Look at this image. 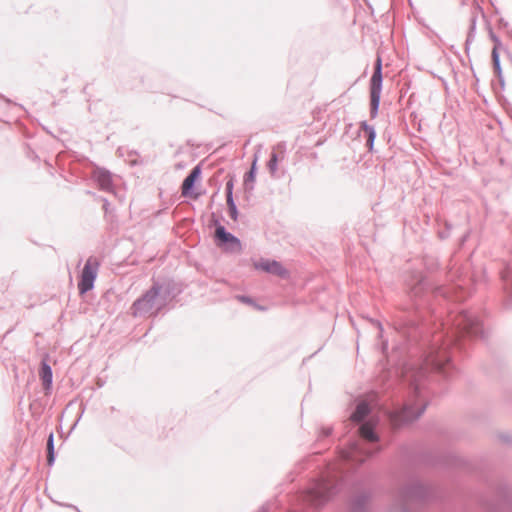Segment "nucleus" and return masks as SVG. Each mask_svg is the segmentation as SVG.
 <instances>
[{
  "mask_svg": "<svg viewBox=\"0 0 512 512\" xmlns=\"http://www.w3.org/2000/svg\"><path fill=\"white\" fill-rule=\"evenodd\" d=\"M54 460H55L54 437H53V434L51 433L47 440V462H48V465H50V466L53 465Z\"/></svg>",
  "mask_w": 512,
  "mask_h": 512,
  "instance_id": "17",
  "label": "nucleus"
},
{
  "mask_svg": "<svg viewBox=\"0 0 512 512\" xmlns=\"http://www.w3.org/2000/svg\"><path fill=\"white\" fill-rule=\"evenodd\" d=\"M492 62H493L494 72L497 75V77L499 78V80H501L502 70H501V66H500L499 54L497 52L496 47H494L492 50Z\"/></svg>",
  "mask_w": 512,
  "mask_h": 512,
  "instance_id": "18",
  "label": "nucleus"
},
{
  "mask_svg": "<svg viewBox=\"0 0 512 512\" xmlns=\"http://www.w3.org/2000/svg\"><path fill=\"white\" fill-rule=\"evenodd\" d=\"M92 177L101 190L108 193L114 192L112 174L108 170L97 167L94 169Z\"/></svg>",
  "mask_w": 512,
  "mask_h": 512,
  "instance_id": "8",
  "label": "nucleus"
},
{
  "mask_svg": "<svg viewBox=\"0 0 512 512\" xmlns=\"http://www.w3.org/2000/svg\"><path fill=\"white\" fill-rule=\"evenodd\" d=\"M257 156L255 155L254 161L252 163L251 169L248 173H246L244 177V183L246 187H248L249 183H253L255 181L256 176V163H257Z\"/></svg>",
  "mask_w": 512,
  "mask_h": 512,
  "instance_id": "19",
  "label": "nucleus"
},
{
  "mask_svg": "<svg viewBox=\"0 0 512 512\" xmlns=\"http://www.w3.org/2000/svg\"><path fill=\"white\" fill-rule=\"evenodd\" d=\"M233 199V180L226 183V200Z\"/></svg>",
  "mask_w": 512,
  "mask_h": 512,
  "instance_id": "23",
  "label": "nucleus"
},
{
  "mask_svg": "<svg viewBox=\"0 0 512 512\" xmlns=\"http://www.w3.org/2000/svg\"><path fill=\"white\" fill-rule=\"evenodd\" d=\"M438 293L442 294L446 298H453L456 301L463 299V296H462L463 291L462 290H461V295H458L456 291H454L453 292L454 294L452 295V292L450 289L438 288Z\"/></svg>",
  "mask_w": 512,
  "mask_h": 512,
  "instance_id": "20",
  "label": "nucleus"
},
{
  "mask_svg": "<svg viewBox=\"0 0 512 512\" xmlns=\"http://www.w3.org/2000/svg\"><path fill=\"white\" fill-rule=\"evenodd\" d=\"M382 61L377 58L374 72L370 79V114L371 117H376L380 105V97L382 91Z\"/></svg>",
  "mask_w": 512,
  "mask_h": 512,
  "instance_id": "4",
  "label": "nucleus"
},
{
  "mask_svg": "<svg viewBox=\"0 0 512 512\" xmlns=\"http://www.w3.org/2000/svg\"><path fill=\"white\" fill-rule=\"evenodd\" d=\"M374 324H375V325L377 326V328L379 329V337H381V336H382V327H381V324H380L379 322H375Z\"/></svg>",
  "mask_w": 512,
  "mask_h": 512,
  "instance_id": "24",
  "label": "nucleus"
},
{
  "mask_svg": "<svg viewBox=\"0 0 512 512\" xmlns=\"http://www.w3.org/2000/svg\"><path fill=\"white\" fill-rule=\"evenodd\" d=\"M386 348H387V342H383L382 343V350H383V352H385Z\"/></svg>",
  "mask_w": 512,
  "mask_h": 512,
  "instance_id": "26",
  "label": "nucleus"
},
{
  "mask_svg": "<svg viewBox=\"0 0 512 512\" xmlns=\"http://www.w3.org/2000/svg\"><path fill=\"white\" fill-rule=\"evenodd\" d=\"M501 278L506 293L512 292V264H509L502 272Z\"/></svg>",
  "mask_w": 512,
  "mask_h": 512,
  "instance_id": "16",
  "label": "nucleus"
},
{
  "mask_svg": "<svg viewBox=\"0 0 512 512\" xmlns=\"http://www.w3.org/2000/svg\"><path fill=\"white\" fill-rule=\"evenodd\" d=\"M108 206H109V202L108 200H104V204H103V208L105 209V211H108Z\"/></svg>",
  "mask_w": 512,
  "mask_h": 512,
  "instance_id": "25",
  "label": "nucleus"
},
{
  "mask_svg": "<svg viewBox=\"0 0 512 512\" xmlns=\"http://www.w3.org/2000/svg\"><path fill=\"white\" fill-rule=\"evenodd\" d=\"M216 238L222 243L231 244V251H240L241 250V242L235 237L233 234L226 231L223 226H218L215 230Z\"/></svg>",
  "mask_w": 512,
  "mask_h": 512,
  "instance_id": "10",
  "label": "nucleus"
},
{
  "mask_svg": "<svg viewBox=\"0 0 512 512\" xmlns=\"http://www.w3.org/2000/svg\"><path fill=\"white\" fill-rule=\"evenodd\" d=\"M226 202H227V206H228V209H229L230 217L234 221H236L237 217H238V211H237V207H236V204L234 202V199L226 200Z\"/></svg>",
  "mask_w": 512,
  "mask_h": 512,
  "instance_id": "21",
  "label": "nucleus"
},
{
  "mask_svg": "<svg viewBox=\"0 0 512 512\" xmlns=\"http://www.w3.org/2000/svg\"><path fill=\"white\" fill-rule=\"evenodd\" d=\"M475 29V19H472L471 30Z\"/></svg>",
  "mask_w": 512,
  "mask_h": 512,
  "instance_id": "27",
  "label": "nucleus"
},
{
  "mask_svg": "<svg viewBox=\"0 0 512 512\" xmlns=\"http://www.w3.org/2000/svg\"><path fill=\"white\" fill-rule=\"evenodd\" d=\"M201 170L199 166L192 169L189 175L184 179L182 183V195L188 196L194 187L196 179L200 176Z\"/></svg>",
  "mask_w": 512,
  "mask_h": 512,
  "instance_id": "12",
  "label": "nucleus"
},
{
  "mask_svg": "<svg viewBox=\"0 0 512 512\" xmlns=\"http://www.w3.org/2000/svg\"><path fill=\"white\" fill-rule=\"evenodd\" d=\"M361 129L366 133L367 135V141L366 145L371 151L373 149L374 141L376 138V131L374 127L368 125L365 121L361 122Z\"/></svg>",
  "mask_w": 512,
  "mask_h": 512,
  "instance_id": "15",
  "label": "nucleus"
},
{
  "mask_svg": "<svg viewBox=\"0 0 512 512\" xmlns=\"http://www.w3.org/2000/svg\"><path fill=\"white\" fill-rule=\"evenodd\" d=\"M321 433H322V435H324V434H325V435H328V434L330 433V431H328V430H327V431H325V430L322 428Z\"/></svg>",
  "mask_w": 512,
  "mask_h": 512,
  "instance_id": "28",
  "label": "nucleus"
},
{
  "mask_svg": "<svg viewBox=\"0 0 512 512\" xmlns=\"http://www.w3.org/2000/svg\"><path fill=\"white\" fill-rule=\"evenodd\" d=\"M236 298H237L239 301H241L242 303H245V304H248V305H253V306H255L257 309H260V310H262V309H263L262 307L255 305L254 300H253L252 298L248 297V296L238 295Z\"/></svg>",
  "mask_w": 512,
  "mask_h": 512,
  "instance_id": "22",
  "label": "nucleus"
},
{
  "mask_svg": "<svg viewBox=\"0 0 512 512\" xmlns=\"http://www.w3.org/2000/svg\"><path fill=\"white\" fill-rule=\"evenodd\" d=\"M370 496L367 493H358L350 501V512H369Z\"/></svg>",
  "mask_w": 512,
  "mask_h": 512,
  "instance_id": "9",
  "label": "nucleus"
},
{
  "mask_svg": "<svg viewBox=\"0 0 512 512\" xmlns=\"http://www.w3.org/2000/svg\"><path fill=\"white\" fill-rule=\"evenodd\" d=\"M342 474L336 475L333 479L329 480L325 477V471L322 468V502L326 498H330L337 493L342 485Z\"/></svg>",
  "mask_w": 512,
  "mask_h": 512,
  "instance_id": "7",
  "label": "nucleus"
},
{
  "mask_svg": "<svg viewBox=\"0 0 512 512\" xmlns=\"http://www.w3.org/2000/svg\"><path fill=\"white\" fill-rule=\"evenodd\" d=\"M450 327L443 335H438L433 344L419 361L410 362L401 370L403 382L408 385L409 396L399 410H375L365 401L357 404L350 421L357 427V440L344 452V459L353 464H362L367 458L382 449L380 425L383 419L393 428L412 422L425 411L427 403L422 394V382L431 371L448 375L453 367L450 348L462 347L464 338H477L483 335V328L474 315L461 311L451 317Z\"/></svg>",
  "mask_w": 512,
  "mask_h": 512,
  "instance_id": "1",
  "label": "nucleus"
},
{
  "mask_svg": "<svg viewBox=\"0 0 512 512\" xmlns=\"http://www.w3.org/2000/svg\"><path fill=\"white\" fill-rule=\"evenodd\" d=\"M428 497V489L419 481H411L401 487L392 496L391 512H411V505L424 501Z\"/></svg>",
  "mask_w": 512,
  "mask_h": 512,
  "instance_id": "3",
  "label": "nucleus"
},
{
  "mask_svg": "<svg viewBox=\"0 0 512 512\" xmlns=\"http://www.w3.org/2000/svg\"><path fill=\"white\" fill-rule=\"evenodd\" d=\"M168 297V288L155 283L151 289L133 303L131 307L133 316H145L161 310L165 306Z\"/></svg>",
  "mask_w": 512,
  "mask_h": 512,
  "instance_id": "2",
  "label": "nucleus"
},
{
  "mask_svg": "<svg viewBox=\"0 0 512 512\" xmlns=\"http://www.w3.org/2000/svg\"><path fill=\"white\" fill-rule=\"evenodd\" d=\"M254 268L272 275L279 276L280 278L283 279L289 277V271L280 262L276 260H268L262 258L254 263Z\"/></svg>",
  "mask_w": 512,
  "mask_h": 512,
  "instance_id": "6",
  "label": "nucleus"
},
{
  "mask_svg": "<svg viewBox=\"0 0 512 512\" xmlns=\"http://www.w3.org/2000/svg\"><path fill=\"white\" fill-rule=\"evenodd\" d=\"M410 293L414 297H418L426 289L427 283L421 273L413 275V279L408 283Z\"/></svg>",
  "mask_w": 512,
  "mask_h": 512,
  "instance_id": "11",
  "label": "nucleus"
},
{
  "mask_svg": "<svg viewBox=\"0 0 512 512\" xmlns=\"http://www.w3.org/2000/svg\"><path fill=\"white\" fill-rule=\"evenodd\" d=\"M98 262L96 259L90 257L83 267L81 277L78 283L80 294H85L94 287V281L98 272Z\"/></svg>",
  "mask_w": 512,
  "mask_h": 512,
  "instance_id": "5",
  "label": "nucleus"
},
{
  "mask_svg": "<svg viewBox=\"0 0 512 512\" xmlns=\"http://www.w3.org/2000/svg\"><path fill=\"white\" fill-rule=\"evenodd\" d=\"M39 376L44 389L49 390L52 386L53 373L51 366L46 361H42L41 363Z\"/></svg>",
  "mask_w": 512,
  "mask_h": 512,
  "instance_id": "13",
  "label": "nucleus"
},
{
  "mask_svg": "<svg viewBox=\"0 0 512 512\" xmlns=\"http://www.w3.org/2000/svg\"><path fill=\"white\" fill-rule=\"evenodd\" d=\"M275 149L277 151L272 152L270 160L268 161V169L271 174H274L277 171V165H278L280 156H281V158L283 157L284 145L280 143L276 146Z\"/></svg>",
  "mask_w": 512,
  "mask_h": 512,
  "instance_id": "14",
  "label": "nucleus"
}]
</instances>
